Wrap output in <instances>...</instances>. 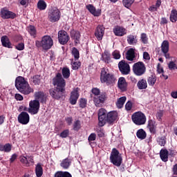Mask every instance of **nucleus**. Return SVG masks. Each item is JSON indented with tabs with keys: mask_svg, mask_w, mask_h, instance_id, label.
<instances>
[{
	"mask_svg": "<svg viewBox=\"0 0 177 177\" xmlns=\"http://www.w3.org/2000/svg\"><path fill=\"white\" fill-rule=\"evenodd\" d=\"M160 157L164 162H167L168 161V150L162 149L160 152Z\"/></svg>",
	"mask_w": 177,
	"mask_h": 177,
	"instance_id": "29",
	"label": "nucleus"
},
{
	"mask_svg": "<svg viewBox=\"0 0 177 177\" xmlns=\"http://www.w3.org/2000/svg\"><path fill=\"white\" fill-rule=\"evenodd\" d=\"M0 16L3 20H8L9 19H15L16 13L8 10L6 8H3L1 9Z\"/></svg>",
	"mask_w": 177,
	"mask_h": 177,
	"instance_id": "9",
	"label": "nucleus"
},
{
	"mask_svg": "<svg viewBox=\"0 0 177 177\" xmlns=\"http://www.w3.org/2000/svg\"><path fill=\"white\" fill-rule=\"evenodd\" d=\"M68 133L69 131L68 129L63 131L61 133H60V137L61 138H67V136H68Z\"/></svg>",
	"mask_w": 177,
	"mask_h": 177,
	"instance_id": "59",
	"label": "nucleus"
},
{
	"mask_svg": "<svg viewBox=\"0 0 177 177\" xmlns=\"http://www.w3.org/2000/svg\"><path fill=\"white\" fill-rule=\"evenodd\" d=\"M157 72L158 74H161L164 73V69L162 68V67H161V65L160 64H158Z\"/></svg>",
	"mask_w": 177,
	"mask_h": 177,
	"instance_id": "61",
	"label": "nucleus"
},
{
	"mask_svg": "<svg viewBox=\"0 0 177 177\" xmlns=\"http://www.w3.org/2000/svg\"><path fill=\"white\" fill-rule=\"evenodd\" d=\"M131 120L136 125H145L146 124V115L141 111L134 113L131 116Z\"/></svg>",
	"mask_w": 177,
	"mask_h": 177,
	"instance_id": "6",
	"label": "nucleus"
},
{
	"mask_svg": "<svg viewBox=\"0 0 177 177\" xmlns=\"http://www.w3.org/2000/svg\"><path fill=\"white\" fill-rule=\"evenodd\" d=\"M35 98L37 102H41V103H45L46 102V95L42 91H37L35 93Z\"/></svg>",
	"mask_w": 177,
	"mask_h": 177,
	"instance_id": "21",
	"label": "nucleus"
},
{
	"mask_svg": "<svg viewBox=\"0 0 177 177\" xmlns=\"http://www.w3.org/2000/svg\"><path fill=\"white\" fill-rule=\"evenodd\" d=\"M55 177H72L68 171H58L55 174Z\"/></svg>",
	"mask_w": 177,
	"mask_h": 177,
	"instance_id": "41",
	"label": "nucleus"
},
{
	"mask_svg": "<svg viewBox=\"0 0 177 177\" xmlns=\"http://www.w3.org/2000/svg\"><path fill=\"white\" fill-rule=\"evenodd\" d=\"M71 38H73V39L75 40V44H78V42H80V38L81 37V35L78 31L72 30L71 32Z\"/></svg>",
	"mask_w": 177,
	"mask_h": 177,
	"instance_id": "32",
	"label": "nucleus"
},
{
	"mask_svg": "<svg viewBox=\"0 0 177 177\" xmlns=\"http://www.w3.org/2000/svg\"><path fill=\"white\" fill-rule=\"evenodd\" d=\"M1 44L5 48H12V44L10 43V40H9V37L8 36H3L1 37Z\"/></svg>",
	"mask_w": 177,
	"mask_h": 177,
	"instance_id": "25",
	"label": "nucleus"
},
{
	"mask_svg": "<svg viewBox=\"0 0 177 177\" xmlns=\"http://www.w3.org/2000/svg\"><path fill=\"white\" fill-rule=\"evenodd\" d=\"M113 32L117 37H122L127 34V30L121 26H116L113 29Z\"/></svg>",
	"mask_w": 177,
	"mask_h": 177,
	"instance_id": "23",
	"label": "nucleus"
},
{
	"mask_svg": "<svg viewBox=\"0 0 177 177\" xmlns=\"http://www.w3.org/2000/svg\"><path fill=\"white\" fill-rule=\"evenodd\" d=\"M170 21L172 23H176L177 21V10H172L170 14Z\"/></svg>",
	"mask_w": 177,
	"mask_h": 177,
	"instance_id": "39",
	"label": "nucleus"
},
{
	"mask_svg": "<svg viewBox=\"0 0 177 177\" xmlns=\"http://www.w3.org/2000/svg\"><path fill=\"white\" fill-rule=\"evenodd\" d=\"M88 142H93V140H96V134L95 133H92L89 136H88Z\"/></svg>",
	"mask_w": 177,
	"mask_h": 177,
	"instance_id": "57",
	"label": "nucleus"
},
{
	"mask_svg": "<svg viewBox=\"0 0 177 177\" xmlns=\"http://www.w3.org/2000/svg\"><path fill=\"white\" fill-rule=\"evenodd\" d=\"M35 173L36 176L37 177H41L42 176V174H44V171L42 169V166H41V164H37L35 168Z\"/></svg>",
	"mask_w": 177,
	"mask_h": 177,
	"instance_id": "38",
	"label": "nucleus"
},
{
	"mask_svg": "<svg viewBox=\"0 0 177 177\" xmlns=\"http://www.w3.org/2000/svg\"><path fill=\"white\" fill-rule=\"evenodd\" d=\"M136 136L137 138H138V139L143 140L144 139H146V137L147 136V133H146V131H145V130H143L142 129H140L137 131Z\"/></svg>",
	"mask_w": 177,
	"mask_h": 177,
	"instance_id": "31",
	"label": "nucleus"
},
{
	"mask_svg": "<svg viewBox=\"0 0 177 177\" xmlns=\"http://www.w3.org/2000/svg\"><path fill=\"white\" fill-rule=\"evenodd\" d=\"M71 64L72 66L73 70H78V68H80V67L81 66V62L77 60L74 61V59H71Z\"/></svg>",
	"mask_w": 177,
	"mask_h": 177,
	"instance_id": "42",
	"label": "nucleus"
},
{
	"mask_svg": "<svg viewBox=\"0 0 177 177\" xmlns=\"http://www.w3.org/2000/svg\"><path fill=\"white\" fill-rule=\"evenodd\" d=\"M105 100H106V95L104 94H100V95L93 97L94 104L95 106H96V107H102Z\"/></svg>",
	"mask_w": 177,
	"mask_h": 177,
	"instance_id": "16",
	"label": "nucleus"
},
{
	"mask_svg": "<svg viewBox=\"0 0 177 177\" xmlns=\"http://www.w3.org/2000/svg\"><path fill=\"white\" fill-rule=\"evenodd\" d=\"M32 82L35 85H39L41 84V76L39 75L33 76Z\"/></svg>",
	"mask_w": 177,
	"mask_h": 177,
	"instance_id": "46",
	"label": "nucleus"
},
{
	"mask_svg": "<svg viewBox=\"0 0 177 177\" xmlns=\"http://www.w3.org/2000/svg\"><path fill=\"white\" fill-rule=\"evenodd\" d=\"M16 49L17 50H24V43H19L15 46Z\"/></svg>",
	"mask_w": 177,
	"mask_h": 177,
	"instance_id": "58",
	"label": "nucleus"
},
{
	"mask_svg": "<svg viewBox=\"0 0 177 177\" xmlns=\"http://www.w3.org/2000/svg\"><path fill=\"white\" fill-rule=\"evenodd\" d=\"M48 20L55 23L60 20V11L57 8H53L48 12Z\"/></svg>",
	"mask_w": 177,
	"mask_h": 177,
	"instance_id": "8",
	"label": "nucleus"
},
{
	"mask_svg": "<svg viewBox=\"0 0 177 177\" xmlns=\"http://www.w3.org/2000/svg\"><path fill=\"white\" fill-rule=\"evenodd\" d=\"M147 128L149 129L150 133L156 135L157 133V122L153 120H149Z\"/></svg>",
	"mask_w": 177,
	"mask_h": 177,
	"instance_id": "19",
	"label": "nucleus"
},
{
	"mask_svg": "<svg viewBox=\"0 0 177 177\" xmlns=\"http://www.w3.org/2000/svg\"><path fill=\"white\" fill-rule=\"evenodd\" d=\"M62 75L65 79L70 78V69L68 68H63Z\"/></svg>",
	"mask_w": 177,
	"mask_h": 177,
	"instance_id": "44",
	"label": "nucleus"
},
{
	"mask_svg": "<svg viewBox=\"0 0 177 177\" xmlns=\"http://www.w3.org/2000/svg\"><path fill=\"white\" fill-rule=\"evenodd\" d=\"M143 59H145V60H150V55H149V53H143Z\"/></svg>",
	"mask_w": 177,
	"mask_h": 177,
	"instance_id": "62",
	"label": "nucleus"
},
{
	"mask_svg": "<svg viewBox=\"0 0 177 177\" xmlns=\"http://www.w3.org/2000/svg\"><path fill=\"white\" fill-rule=\"evenodd\" d=\"M27 30L29 34L32 37H33V38H35V37H37V30L35 29V27H34L33 26H29Z\"/></svg>",
	"mask_w": 177,
	"mask_h": 177,
	"instance_id": "36",
	"label": "nucleus"
},
{
	"mask_svg": "<svg viewBox=\"0 0 177 177\" xmlns=\"http://www.w3.org/2000/svg\"><path fill=\"white\" fill-rule=\"evenodd\" d=\"M92 93L94 96H99L100 95V90L97 88H94L92 89Z\"/></svg>",
	"mask_w": 177,
	"mask_h": 177,
	"instance_id": "55",
	"label": "nucleus"
},
{
	"mask_svg": "<svg viewBox=\"0 0 177 177\" xmlns=\"http://www.w3.org/2000/svg\"><path fill=\"white\" fill-rule=\"evenodd\" d=\"M110 161L115 167H120L122 164V156L115 148H113L111 152Z\"/></svg>",
	"mask_w": 177,
	"mask_h": 177,
	"instance_id": "5",
	"label": "nucleus"
},
{
	"mask_svg": "<svg viewBox=\"0 0 177 177\" xmlns=\"http://www.w3.org/2000/svg\"><path fill=\"white\" fill-rule=\"evenodd\" d=\"M28 111L32 115L37 114L39 111V101L37 100L30 101Z\"/></svg>",
	"mask_w": 177,
	"mask_h": 177,
	"instance_id": "12",
	"label": "nucleus"
},
{
	"mask_svg": "<svg viewBox=\"0 0 177 177\" xmlns=\"http://www.w3.org/2000/svg\"><path fill=\"white\" fill-rule=\"evenodd\" d=\"M112 56L113 59H115L116 60H118L121 59V54H120V51L115 50L112 53Z\"/></svg>",
	"mask_w": 177,
	"mask_h": 177,
	"instance_id": "50",
	"label": "nucleus"
},
{
	"mask_svg": "<svg viewBox=\"0 0 177 177\" xmlns=\"http://www.w3.org/2000/svg\"><path fill=\"white\" fill-rule=\"evenodd\" d=\"M16 158H17V154L16 153L12 154L11 158H10V162H13L16 160Z\"/></svg>",
	"mask_w": 177,
	"mask_h": 177,
	"instance_id": "63",
	"label": "nucleus"
},
{
	"mask_svg": "<svg viewBox=\"0 0 177 177\" xmlns=\"http://www.w3.org/2000/svg\"><path fill=\"white\" fill-rule=\"evenodd\" d=\"M104 26L99 25L95 32V36L96 37L97 41H102L103 39V35H104Z\"/></svg>",
	"mask_w": 177,
	"mask_h": 177,
	"instance_id": "18",
	"label": "nucleus"
},
{
	"mask_svg": "<svg viewBox=\"0 0 177 177\" xmlns=\"http://www.w3.org/2000/svg\"><path fill=\"white\" fill-rule=\"evenodd\" d=\"M46 2H45L44 0H39L37 2V8L39 9V10H45V9H46Z\"/></svg>",
	"mask_w": 177,
	"mask_h": 177,
	"instance_id": "40",
	"label": "nucleus"
},
{
	"mask_svg": "<svg viewBox=\"0 0 177 177\" xmlns=\"http://www.w3.org/2000/svg\"><path fill=\"white\" fill-rule=\"evenodd\" d=\"M97 133L100 138H103V136H104V131L101 128L97 129Z\"/></svg>",
	"mask_w": 177,
	"mask_h": 177,
	"instance_id": "56",
	"label": "nucleus"
},
{
	"mask_svg": "<svg viewBox=\"0 0 177 177\" xmlns=\"http://www.w3.org/2000/svg\"><path fill=\"white\" fill-rule=\"evenodd\" d=\"M100 81L102 84L111 85L115 82V77H114V75L109 73L107 69L103 68L101 71Z\"/></svg>",
	"mask_w": 177,
	"mask_h": 177,
	"instance_id": "4",
	"label": "nucleus"
},
{
	"mask_svg": "<svg viewBox=\"0 0 177 177\" xmlns=\"http://www.w3.org/2000/svg\"><path fill=\"white\" fill-rule=\"evenodd\" d=\"M73 128H74L75 131H78V129H80V128H81V122H80V120H76L75 122Z\"/></svg>",
	"mask_w": 177,
	"mask_h": 177,
	"instance_id": "53",
	"label": "nucleus"
},
{
	"mask_svg": "<svg viewBox=\"0 0 177 177\" xmlns=\"http://www.w3.org/2000/svg\"><path fill=\"white\" fill-rule=\"evenodd\" d=\"M12 151V145L7 143L6 145L0 144V151H4L5 153H10Z\"/></svg>",
	"mask_w": 177,
	"mask_h": 177,
	"instance_id": "27",
	"label": "nucleus"
},
{
	"mask_svg": "<svg viewBox=\"0 0 177 177\" xmlns=\"http://www.w3.org/2000/svg\"><path fill=\"white\" fill-rule=\"evenodd\" d=\"M32 164H34V158L32 156H27L26 167H30Z\"/></svg>",
	"mask_w": 177,
	"mask_h": 177,
	"instance_id": "52",
	"label": "nucleus"
},
{
	"mask_svg": "<svg viewBox=\"0 0 177 177\" xmlns=\"http://www.w3.org/2000/svg\"><path fill=\"white\" fill-rule=\"evenodd\" d=\"M86 103H87L86 99L81 98L79 100V106L81 109H85V107H86Z\"/></svg>",
	"mask_w": 177,
	"mask_h": 177,
	"instance_id": "48",
	"label": "nucleus"
},
{
	"mask_svg": "<svg viewBox=\"0 0 177 177\" xmlns=\"http://www.w3.org/2000/svg\"><path fill=\"white\" fill-rule=\"evenodd\" d=\"M147 82L149 86H153L156 84V82H157V77H156V75H152L147 78Z\"/></svg>",
	"mask_w": 177,
	"mask_h": 177,
	"instance_id": "34",
	"label": "nucleus"
},
{
	"mask_svg": "<svg viewBox=\"0 0 177 177\" xmlns=\"http://www.w3.org/2000/svg\"><path fill=\"white\" fill-rule=\"evenodd\" d=\"M127 42L129 45H133V44H136V42H138V40L136 39V37L130 35L127 37Z\"/></svg>",
	"mask_w": 177,
	"mask_h": 177,
	"instance_id": "43",
	"label": "nucleus"
},
{
	"mask_svg": "<svg viewBox=\"0 0 177 177\" xmlns=\"http://www.w3.org/2000/svg\"><path fill=\"white\" fill-rule=\"evenodd\" d=\"M161 50L164 54L165 59H169L171 56L168 53L169 52V41L168 40H165L161 44Z\"/></svg>",
	"mask_w": 177,
	"mask_h": 177,
	"instance_id": "17",
	"label": "nucleus"
},
{
	"mask_svg": "<svg viewBox=\"0 0 177 177\" xmlns=\"http://www.w3.org/2000/svg\"><path fill=\"white\" fill-rule=\"evenodd\" d=\"M141 41L142 44H147V42H149V39L147 38V35H146V33L141 34Z\"/></svg>",
	"mask_w": 177,
	"mask_h": 177,
	"instance_id": "51",
	"label": "nucleus"
},
{
	"mask_svg": "<svg viewBox=\"0 0 177 177\" xmlns=\"http://www.w3.org/2000/svg\"><path fill=\"white\" fill-rule=\"evenodd\" d=\"M135 48H130L128 50L126 59H127L129 62H132L135 59Z\"/></svg>",
	"mask_w": 177,
	"mask_h": 177,
	"instance_id": "26",
	"label": "nucleus"
},
{
	"mask_svg": "<svg viewBox=\"0 0 177 177\" xmlns=\"http://www.w3.org/2000/svg\"><path fill=\"white\" fill-rule=\"evenodd\" d=\"M17 119L19 124L27 125L30 122V115L27 112L23 111L18 115Z\"/></svg>",
	"mask_w": 177,
	"mask_h": 177,
	"instance_id": "14",
	"label": "nucleus"
},
{
	"mask_svg": "<svg viewBox=\"0 0 177 177\" xmlns=\"http://www.w3.org/2000/svg\"><path fill=\"white\" fill-rule=\"evenodd\" d=\"M102 59L105 63H110L111 58L110 57V53L107 51H104L102 55Z\"/></svg>",
	"mask_w": 177,
	"mask_h": 177,
	"instance_id": "35",
	"label": "nucleus"
},
{
	"mask_svg": "<svg viewBox=\"0 0 177 177\" xmlns=\"http://www.w3.org/2000/svg\"><path fill=\"white\" fill-rule=\"evenodd\" d=\"M118 85L120 91L125 92V91H127V88L128 87V84L127 83L125 77H120L118 80Z\"/></svg>",
	"mask_w": 177,
	"mask_h": 177,
	"instance_id": "22",
	"label": "nucleus"
},
{
	"mask_svg": "<svg viewBox=\"0 0 177 177\" xmlns=\"http://www.w3.org/2000/svg\"><path fill=\"white\" fill-rule=\"evenodd\" d=\"M15 86L17 89L24 95H30L31 92H34V89L30 87V84L24 77L19 76L15 80Z\"/></svg>",
	"mask_w": 177,
	"mask_h": 177,
	"instance_id": "2",
	"label": "nucleus"
},
{
	"mask_svg": "<svg viewBox=\"0 0 177 177\" xmlns=\"http://www.w3.org/2000/svg\"><path fill=\"white\" fill-rule=\"evenodd\" d=\"M53 84L56 86V89L50 88L49 92L50 96L54 99H60L63 97L64 88L66 86V80L62 77L61 73H57L56 76L53 79Z\"/></svg>",
	"mask_w": 177,
	"mask_h": 177,
	"instance_id": "1",
	"label": "nucleus"
},
{
	"mask_svg": "<svg viewBox=\"0 0 177 177\" xmlns=\"http://www.w3.org/2000/svg\"><path fill=\"white\" fill-rule=\"evenodd\" d=\"M15 99H16V100L21 101V100H23V95H20V94H16Z\"/></svg>",
	"mask_w": 177,
	"mask_h": 177,
	"instance_id": "64",
	"label": "nucleus"
},
{
	"mask_svg": "<svg viewBox=\"0 0 177 177\" xmlns=\"http://www.w3.org/2000/svg\"><path fill=\"white\" fill-rule=\"evenodd\" d=\"M70 165H71V160L69 158L62 160L60 163V166L62 168H64V169H68V168L70 167Z\"/></svg>",
	"mask_w": 177,
	"mask_h": 177,
	"instance_id": "28",
	"label": "nucleus"
},
{
	"mask_svg": "<svg viewBox=\"0 0 177 177\" xmlns=\"http://www.w3.org/2000/svg\"><path fill=\"white\" fill-rule=\"evenodd\" d=\"M71 55L74 57L75 60H78L80 59V51L77 48L73 47L71 50Z\"/></svg>",
	"mask_w": 177,
	"mask_h": 177,
	"instance_id": "37",
	"label": "nucleus"
},
{
	"mask_svg": "<svg viewBox=\"0 0 177 177\" xmlns=\"http://www.w3.org/2000/svg\"><path fill=\"white\" fill-rule=\"evenodd\" d=\"M58 39L61 45H66V44L68 42L70 37L68 36V34H67V32L64 30H59L58 32Z\"/></svg>",
	"mask_w": 177,
	"mask_h": 177,
	"instance_id": "13",
	"label": "nucleus"
},
{
	"mask_svg": "<svg viewBox=\"0 0 177 177\" xmlns=\"http://www.w3.org/2000/svg\"><path fill=\"white\" fill-rule=\"evenodd\" d=\"M86 9L91 13V15H93V16L98 17L100 15V10H97L92 4H89L86 6Z\"/></svg>",
	"mask_w": 177,
	"mask_h": 177,
	"instance_id": "24",
	"label": "nucleus"
},
{
	"mask_svg": "<svg viewBox=\"0 0 177 177\" xmlns=\"http://www.w3.org/2000/svg\"><path fill=\"white\" fill-rule=\"evenodd\" d=\"M125 102H127V97L123 96L120 97L116 102L117 108L122 109V107H124V104H125Z\"/></svg>",
	"mask_w": 177,
	"mask_h": 177,
	"instance_id": "33",
	"label": "nucleus"
},
{
	"mask_svg": "<svg viewBox=\"0 0 177 177\" xmlns=\"http://www.w3.org/2000/svg\"><path fill=\"white\" fill-rule=\"evenodd\" d=\"M125 109L127 111L132 110V102H127L125 104Z\"/></svg>",
	"mask_w": 177,
	"mask_h": 177,
	"instance_id": "54",
	"label": "nucleus"
},
{
	"mask_svg": "<svg viewBox=\"0 0 177 177\" xmlns=\"http://www.w3.org/2000/svg\"><path fill=\"white\" fill-rule=\"evenodd\" d=\"M107 118V111L102 108L98 111V125L99 127H104L106 125V118Z\"/></svg>",
	"mask_w": 177,
	"mask_h": 177,
	"instance_id": "11",
	"label": "nucleus"
},
{
	"mask_svg": "<svg viewBox=\"0 0 177 177\" xmlns=\"http://www.w3.org/2000/svg\"><path fill=\"white\" fill-rule=\"evenodd\" d=\"M117 118H118V113L117 111L109 112L106 115V122L111 124L112 122H114Z\"/></svg>",
	"mask_w": 177,
	"mask_h": 177,
	"instance_id": "20",
	"label": "nucleus"
},
{
	"mask_svg": "<svg viewBox=\"0 0 177 177\" xmlns=\"http://www.w3.org/2000/svg\"><path fill=\"white\" fill-rule=\"evenodd\" d=\"M35 45L37 48H42L44 50H48L53 46V39L50 36L45 35L41 41H36Z\"/></svg>",
	"mask_w": 177,
	"mask_h": 177,
	"instance_id": "3",
	"label": "nucleus"
},
{
	"mask_svg": "<svg viewBox=\"0 0 177 177\" xmlns=\"http://www.w3.org/2000/svg\"><path fill=\"white\" fill-rule=\"evenodd\" d=\"M168 67L170 70H177V62L176 61H171L168 64Z\"/></svg>",
	"mask_w": 177,
	"mask_h": 177,
	"instance_id": "47",
	"label": "nucleus"
},
{
	"mask_svg": "<svg viewBox=\"0 0 177 177\" xmlns=\"http://www.w3.org/2000/svg\"><path fill=\"white\" fill-rule=\"evenodd\" d=\"M20 161L27 167V156H21Z\"/></svg>",
	"mask_w": 177,
	"mask_h": 177,
	"instance_id": "60",
	"label": "nucleus"
},
{
	"mask_svg": "<svg viewBox=\"0 0 177 177\" xmlns=\"http://www.w3.org/2000/svg\"><path fill=\"white\" fill-rule=\"evenodd\" d=\"M135 0H123V5L125 8H131Z\"/></svg>",
	"mask_w": 177,
	"mask_h": 177,
	"instance_id": "49",
	"label": "nucleus"
},
{
	"mask_svg": "<svg viewBox=\"0 0 177 177\" xmlns=\"http://www.w3.org/2000/svg\"><path fill=\"white\" fill-rule=\"evenodd\" d=\"M137 86L138 89H147V81L145 79H142L138 82Z\"/></svg>",
	"mask_w": 177,
	"mask_h": 177,
	"instance_id": "30",
	"label": "nucleus"
},
{
	"mask_svg": "<svg viewBox=\"0 0 177 177\" xmlns=\"http://www.w3.org/2000/svg\"><path fill=\"white\" fill-rule=\"evenodd\" d=\"M133 73L137 77H141L146 73V66L142 62H138L133 65Z\"/></svg>",
	"mask_w": 177,
	"mask_h": 177,
	"instance_id": "7",
	"label": "nucleus"
},
{
	"mask_svg": "<svg viewBox=\"0 0 177 177\" xmlns=\"http://www.w3.org/2000/svg\"><path fill=\"white\" fill-rule=\"evenodd\" d=\"M78 97H80V88H75L71 93V97L69 98L71 104H77Z\"/></svg>",
	"mask_w": 177,
	"mask_h": 177,
	"instance_id": "15",
	"label": "nucleus"
},
{
	"mask_svg": "<svg viewBox=\"0 0 177 177\" xmlns=\"http://www.w3.org/2000/svg\"><path fill=\"white\" fill-rule=\"evenodd\" d=\"M118 67L120 73L123 75H128V74L131 73V66H129V64L124 60H122L118 63Z\"/></svg>",
	"mask_w": 177,
	"mask_h": 177,
	"instance_id": "10",
	"label": "nucleus"
},
{
	"mask_svg": "<svg viewBox=\"0 0 177 177\" xmlns=\"http://www.w3.org/2000/svg\"><path fill=\"white\" fill-rule=\"evenodd\" d=\"M157 142L160 146H165L167 143V138H165V137H159L157 138Z\"/></svg>",
	"mask_w": 177,
	"mask_h": 177,
	"instance_id": "45",
	"label": "nucleus"
}]
</instances>
